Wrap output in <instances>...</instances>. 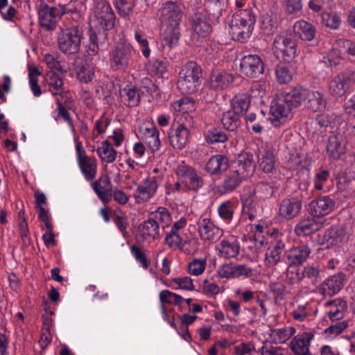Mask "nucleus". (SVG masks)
<instances>
[{
  "mask_svg": "<svg viewBox=\"0 0 355 355\" xmlns=\"http://www.w3.org/2000/svg\"><path fill=\"white\" fill-rule=\"evenodd\" d=\"M178 181L170 184L166 194L198 191L204 186V180L197 170L184 161L178 162L174 169Z\"/></svg>",
  "mask_w": 355,
  "mask_h": 355,
  "instance_id": "obj_1",
  "label": "nucleus"
},
{
  "mask_svg": "<svg viewBox=\"0 0 355 355\" xmlns=\"http://www.w3.org/2000/svg\"><path fill=\"white\" fill-rule=\"evenodd\" d=\"M255 17L250 9L239 10L232 17L229 24L233 40L244 42L250 38L254 29Z\"/></svg>",
  "mask_w": 355,
  "mask_h": 355,
  "instance_id": "obj_2",
  "label": "nucleus"
},
{
  "mask_svg": "<svg viewBox=\"0 0 355 355\" xmlns=\"http://www.w3.org/2000/svg\"><path fill=\"white\" fill-rule=\"evenodd\" d=\"M200 67L195 62H188L179 73L178 89L183 94L194 93L200 85Z\"/></svg>",
  "mask_w": 355,
  "mask_h": 355,
  "instance_id": "obj_3",
  "label": "nucleus"
},
{
  "mask_svg": "<svg viewBox=\"0 0 355 355\" xmlns=\"http://www.w3.org/2000/svg\"><path fill=\"white\" fill-rule=\"evenodd\" d=\"M282 234L277 232L265 239H256L255 246L260 251L266 250V262L268 266H275L279 262L285 243L282 240Z\"/></svg>",
  "mask_w": 355,
  "mask_h": 355,
  "instance_id": "obj_4",
  "label": "nucleus"
},
{
  "mask_svg": "<svg viewBox=\"0 0 355 355\" xmlns=\"http://www.w3.org/2000/svg\"><path fill=\"white\" fill-rule=\"evenodd\" d=\"M82 32L76 26L60 28L58 34L59 49L64 54H75L80 50Z\"/></svg>",
  "mask_w": 355,
  "mask_h": 355,
  "instance_id": "obj_5",
  "label": "nucleus"
},
{
  "mask_svg": "<svg viewBox=\"0 0 355 355\" xmlns=\"http://www.w3.org/2000/svg\"><path fill=\"white\" fill-rule=\"evenodd\" d=\"M135 53L130 43L121 40L110 50V61L117 69L125 70L132 64Z\"/></svg>",
  "mask_w": 355,
  "mask_h": 355,
  "instance_id": "obj_6",
  "label": "nucleus"
},
{
  "mask_svg": "<svg viewBox=\"0 0 355 355\" xmlns=\"http://www.w3.org/2000/svg\"><path fill=\"white\" fill-rule=\"evenodd\" d=\"M164 242L173 250H180L187 254L196 252L199 247V242L189 230L182 232L181 235H166Z\"/></svg>",
  "mask_w": 355,
  "mask_h": 355,
  "instance_id": "obj_7",
  "label": "nucleus"
},
{
  "mask_svg": "<svg viewBox=\"0 0 355 355\" xmlns=\"http://www.w3.org/2000/svg\"><path fill=\"white\" fill-rule=\"evenodd\" d=\"M77 163L81 173L88 182L93 181L97 175L98 162L96 157L86 155V151L80 141H76Z\"/></svg>",
  "mask_w": 355,
  "mask_h": 355,
  "instance_id": "obj_8",
  "label": "nucleus"
},
{
  "mask_svg": "<svg viewBox=\"0 0 355 355\" xmlns=\"http://www.w3.org/2000/svg\"><path fill=\"white\" fill-rule=\"evenodd\" d=\"M183 16L182 6L173 1L164 2L157 11V17L162 25H180Z\"/></svg>",
  "mask_w": 355,
  "mask_h": 355,
  "instance_id": "obj_9",
  "label": "nucleus"
},
{
  "mask_svg": "<svg viewBox=\"0 0 355 355\" xmlns=\"http://www.w3.org/2000/svg\"><path fill=\"white\" fill-rule=\"evenodd\" d=\"M275 57L284 62H291L297 55V44L284 35H277L272 44Z\"/></svg>",
  "mask_w": 355,
  "mask_h": 355,
  "instance_id": "obj_10",
  "label": "nucleus"
},
{
  "mask_svg": "<svg viewBox=\"0 0 355 355\" xmlns=\"http://www.w3.org/2000/svg\"><path fill=\"white\" fill-rule=\"evenodd\" d=\"M115 15L110 3L105 0H97L94 9L92 24L99 25L103 31L112 29L115 23Z\"/></svg>",
  "mask_w": 355,
  "mask_h": 355,
  "instance_id": "obj_11",
  "label": "nucleus"
},
{
  "mask_svg": "<svg viewBox=\"0 0 355 355\" xmlns=\"http://www.w3.org/2000/svg\"><path fill=\"white\" fill-rule=\"evenodd\" d=\"M355 84V71L350 73H339L328 83V92L331 96L338 98L343 96Z\"/></svg>",
  "mask_w": 355,
  "mask_h": 355,
  "instance_id": "obj_12",
  "label": "nucleus"
},
{
  "mask_svg": "<svg viewBox=\"0 0 355 355\" xmlns=\"http://www.w3.org/2000/svg\"><path fill=\"white\" fill-rule=\"evenodd\" d=\"M37 9L40 25L46 31L55 30L63 13L57 8L49 6L44 2H41Z\"/></svg>",
  "mask_w": 355,
  "mask_h": 355,
  "instance_id": "obj_13",
  "label": "nucleus"
},
{
  "mask_svg": "<svg viewBox=\"0 0 355 355\" xmlns=\"http://www.w3.org/2000/svg\"><path fill=\"white\" fill-rule=\"evenodd\" d=\"M197 225L199 236L205 242L216 243L223 236L224 230L209 218H200Z\"/></svg>",
  "mask_w": 355,
  "mask_h": 355,
  "instance_id": "obj_14",
  "label": "nucleus"
},
{
  "mask_svg": "<svg viewBox=\"0 0 355 355\" xmlns=\"http://www.w3.org/2000/svg\"><path fill=\"white\" fill-rule=\"evenodd\" d=\"M347 140L340 130L331 132L327 144V153L331 159H338L345 153Z\"/></svg>",
  "mask_w": 355,
  "mask_h": 355,
  "instance_id": "obj_15",
  "label": "nucleus"
},
{
  "mask_svg": "<svg viewBox=\"0 0 355 355\" xmlns=\"http://www.w3.org/2000/svg\"><path fill=\"white\" fill-rule=\"evenodd\" d=\"M293 108L284 95L275 99L270 106V121L272 125L278 127L285 123Z\"/></svg>",
  "mask_w": 355,
  "mask_h": 355,
  "instance_id": "obj_16",
  "label": "nucleus"
},
{
  "mask_svg": "<svg viewBox=\"0 0 355 355\" xmlns=\"http://www.w3.org/2000/svg\"><path fill=\"white\" fill-rule=\"evenodd\" d=\"M240 67L245 76L257 78L264 73L265 64L259 55H248L241 59Z\"/></svg>",
  "mask_w": 355,
  "mask_h": 355,
  "instance_id": "obj_17",
  "label": "nucleus"
},
{
  "mask_svg": "<svg viewBox=\"0 0 355 355\" xmlns=\"http://www.w3.org/2000/svg\"><path fill=\"white\" fill-rule=\"evenodd\" d=\"M157 182L155 177H148L143 180L134 191L133 197L139 204L149 201L156 193Z\"/></svg>",
  "mask_w": 355,
  "mask_h": 355,
  "instance_id": "obj_18",
  "label": "nucleus"
},
{
  "mask_svg": "<svg viewBox=\"0 0 355 355\" xmlns=\"http://www.w3.org/2000/svg\"><path fill=\"white\" fill-rule=\"evenodd\" d=\"M336 202L330 196H321L312 200L308 206V212L313 217L321 218L331 213Z\"/></svg>",
  "mask_w": 355,
  "mask_h": 355,
  "instance_id": "obj_19",
  "label": "nucleus"
},
{
  "mask_svg": "<svg viewBox=\"0 0 355 355\" xmlns=\"http://www.w3.org/2000/svg\"><path fill=\"white\" fill-rule=\"evenodd\" d=\"M315 335L311 331H304L294 336L290 348L295 355H311L310 345Z\"/></svg>",
  "mask_w": 355,
  "mask_h": 355,
  "instance_id": "obj_20",
  "label": "nucleus"
},
{
  "mask_svg": "<svg viewBox=\"0 0 355 355\" xmlns=\"http://www.w3.org/2000/svg\"><path fill=\"white\" fill-rule=\"evenodd\" d=\"M217 254L223 259L236 257L240 252V244L236 236L230 235L225 237L216 246Z\"/></svg>",
  "mask_w": 355,
  "mask_h": 355,
  "instance_id": "obj_21",
  "label": "nucleus"
},
{
  "mask_svg": "<svg viewBox=\"0 0 355 355\" xmlns=\"http://www.w3.org/2000/svg\"><path fill=\"white\" fill-rule=\"evenodd\" d=\"M252 270L243 264L224 263L217 269V274L220 278L237 279L241 277H248Z\"/></svg>",
  "mask_w": 355,
  "mask_h": 355,
  "instance_id": "obj_22",
  "label": "nucleus"
},
{
  "mask_svg": "<svg viewBox=\"0 0 355 355\" xmlns=\"http://www.w3.org/2000/svg\"><path fill=\"white\" fill-rule=\"evenodd\" d=\"M344 281L345 276L342 273L332 275L317 287V292L323 296H333L343 287Z\"/></svg>",
  "mask_w": 355,
  "mask_h": 355,
  "instance_id": "obj_23",
  "label": "nucleus"
},
{
  "mask_svg": "<svg viewBox=\"0 0 355 355\" xmlns=\"http://www.w3.org/2000/svg\"><path fill=\"white\" fill-rule=\"evenodd\" d=\"M275 149L272 145L266 144L259 150L258 162L259 168L265 173H271L275 169L276 160Z\"/></svg>",
  "mask_w": 355,
  "mask_h": 355,
  "instance_id": "obj_24",
  "label": "nucleus"
},
{
  "mask_svg": "<svg viewBox=\"0 0 355 355\" xmlns=\"http://www.w3.org/2000/svg\"><path fill=\"white\" fill-rule=\"evenodd\" d=\"M139 133L142 140L152 152H155L159 149L161 145L159 133L153 124L143 123L139 128Z\"/></svg>",
  "mask_w": 355,
  "mask_h": 355,
  "instance_id": "obj_25",
  "label": "nucleus"
},
{
  "mask_svg": "<svg viewBox=\"0 0 355 355\" xmlns=\"http://www.w3.org/2000/svg\"><path fill=\"white\" fill-rule=\"evenodd\" d=\"M311 250L309 244L302 243L290 248L286 252V257L291 266L304 263L310 257Z\"/></svg>",
  "mask_w": 355,
  "mask_h": 355,
  "instance_id": "obj_26",
  "label": "nucleus"
},
{
  "mask_svg": "<svg viewBox=\"0 0 355 355\" xmlns=\"http://www.w3.org/2000/svg\"><path fill=\"white\" fill-rule=\"evenodd\" d=\"M302 209V202L297 198H285L279 205L278 214L282 218L289 220L297 216Z\"/></svg>",
  "mask_w": 355,
  "mask_h": 355,
  "instance_id": "obj_27",
  "label": "nucleus"
},
{
  "mask_svg": "<svg viewBox=\"0 0 355 355\" xmlns=\"http://www.w3.org/2000/svg\"><path fill=\"white\" fill-rule=\"evenodd\" d=\"M92 188L98 198L104 204L112 200V182L107 175H101L98 180L92 181Z\"/></svg>",
  "mask_w": 355,
  "mask_h": 355,
  "instance_id": "obj_28",
  "label": "nucleus"
},
{
  "mask_svg": "<svg viewBox=\"0 0 355 355\" xmlns=\"http://www.w3.org/2000/svg\"><path fill=\"white\" fill-rule=\"evenodd\" d=\"M232 166L245 179L251 177L256 168L253 155L250 153H241Z\"/></svg>",
  "mask_w": 355,
  "mask_h": 355,
  "instance_id": "obj_29",
  "label": "nucleus"
},
{
  "mask_svg": "<svg viewBox=\"0 0 355 355\" xmlns=\"http://www.w3.org/2000/svg\"><path fill=\"white\" fill-rule=\"evenodd\" d=\"M346 238V230L343 226L332 225L324 232L321 243L327 246L338 245L345 241Z\"/></svg>",
  "mask_w": 355,
  "mask_h": 355,
  "instance_id": "obj_30",
  "label": "nucleus"
},
{
  "mask_svg": "<svg viewBox=\"0 0 355 355\" xmlns=\"http://www.w3.org/2000/svg\"><path fill=\"white\" fill-rule=\"evenodd\" d=\"M315 218L309 216L301 219L295 227V234L299 236H306L320 230L324 223Z\"/></svg>",
  "mask_w": 355,
  "mask_h": 355,
  "instance_id": "obj_31",
  "label": "nucleus"
},
{
  "mask_svg": "<svg viewBox=\"0 0 355 355\" xmlns=\"http://www.w3.org/2000/svg\"><path fill=\"white\" fill-rule=\"evenodd\" d=\"M229 166V159L223 155H212L206 162L205 170L211 175H218L225 171Z\"/></svg>",
  "mask_w": 355,
  "mask_h": 355,
  "instance_id": "obj_32",
  "label": "nucleus"
},
{
  "mask_svg": "<svg viewBox=\"0 0 355 355\" xmlns=\"http://www.w3.org/2000/svg\"><path fill=\"white\" fill-rule=\"evenodd\" d=\"M189 134L188 128L182 124L171 128L168 133L171 145L175 149L184 148L188 142Z\"/></svg>",
  "mask_w": 355,
  "mask_h": 355,
  "instance_id": "obj_33",
  "label": "nucleus"
},
{
  "mask_svg": "<svg viewBox=\"0 0 355 355\" xmlns=\"http://www.w3.org/2000/svg\"><path fill=\"white\" fill-rule=\"evenodd\" d=\"M233 76L225 71L214 70L209 78V86L214 90H223L231 85Z\"/></svg>",
  "mask_w": 355,
  "mask_h": 355,
  "instance_id": "obj_34",
  "label": "nucleus"
},
{
  "mask_svg": "<svg viewBox=\"0 0 355 355\" xmlns=\"http://www.w3.org/2000/svg\"><path fill=\"white\" fill-rule=\"evenodd\" d=\"M191 27L198 37H207L211 31L206 15L202 12H196L191 18Z\"/></svg>",
  "mask_w": 355,
  "mask_h": 355,
  "instance_id": "obj_35",
  "label": "nucleus"
},
{
  "mask_svg": "<svg viewBox=\"0 0 355 355\" xmlns=\"http://www.w3.org/2000/svg\"><path fill=\"white\" fill-rule=\"evenodd\" d=\"M308 93L306 106L309 110L313 112H320L326 108L327 100L323 92L318 90L309 89Z\"/></svg>",
  "mask_w": 355,
  "mask_h": 355,
  "instance_id": "obj_36",
  "label": "nucleus"
},
{
  "mask_svg": "<svg viewBox=\"0 0 355 355\" xmlns=\"http://www.w3.org/2000/svg\"><path fill=\"white\" fill-rule=\"evenodd\" d=\"M119 95L121 102L128 107H136L140 102L139 89L132 85H126L120 89Z\"/></svg>",
  "mask_w": 355,
  "mask_h": 355,
  "instance_id": "obj_37",
  "label": "nucleus"
},
{
  "mask_svg": "<svg viewBox=\"0 0 355 355\" xmlns=\"http://www.w3.org/2000/svg\"><path fill=\"white\" fill-rule=\"evenodd\" d=\"M75 73L81 83L88 84L95 78V66L87 61L80 63L75 67Z\"/></svg>",
  "mask_w": 355,
  "mask_h": 355,
  "instance_id": "obj_38",
  "label": "nucleus"
},
{
  "mask_svg": "<svg viewBox=\"0 0 355 355\" xmlns=\"http://www.w3.org/2000/svg\"><path fill=\"white\" fill-rule=\"evenodd\" d=\"M246 180L232 166L225 175L222 183V187L225 192H232L240 186L241 182Z\"/></svg>",
  "mask_w": 355,
  "mask_h": 355,
  "instance_id": "obj_39",
  "label": "nucleus"
},
{
  "mask_svg": "<svg viewBox=\"0 0 355 355\" xmlns=\"http://www.w3.org/2000/svg\"><path fill=\"white\" fill-rule=\"evenodd\" d=\"M164 31L162 34V42L170 49L176 46L180 37V25H162Z\"/></svg>",
  "mask_w": 355,
  "mask_h": 355,
  "instance_id": "obj_40",
  "label": "nucleus"
},
{
  "mask_svg": "<svg viewBox=\"0 0 355 355\" xmlns=\"http://www.w3.org/2000/svg\"><path fill=\"white\" fill-rule=\"evenodd\" d=\"M326 305L329 307L328 315L332 321L342 319L347 309L346 301L340 298L329 302Z\"/></svg>",
  "mask_w": 355,
  "mask_h": 355,
  "instance_id": "obj_41",
  "label": "nucleus"
},
{
  "mask_svg": "<svg viewBox=\"0 0 355 355\" xmlns=\"http://www.w3.org/2000/svg\"><path fill=\"white\" fill-rule=\"evenodd\" d=\"M96 153L102 163H113L117 157V151L108 140L102 141L96 148Z\"/></svg>",
  "mask_w": 355,
  "mask_h": 355,
  "instance_id": "obj_42",
  "label": "nucleus"
},
{
  "mask_svg": "<svg viewBox=\"0 0 355 355\" xmlns=\"http://www.w3.org/2000/svg\"><path fill=\"white\" fill-rule=\"evenodd\" d=\"M140 232L143 239L149 242L155 241L159 236V225L152 218L145 220L141 225Z\"/></svg>",
  "mask_w": 355,
  "mask_h": 355,
  "instance_id": "obj_43",
  "label": "nucleus"
},
{
  "mask_svg": "<svg viewBox=\"0 0 355 355\" xmlns=\"http://www.w3.org/2000/svg\"><path fill=\"white\" fill-rule=\"evenodd\" d=\"M293 31L295 35L304 41H311L315 35L313 26L304 20L296 21L293 26Z\"/></svg>",
  "mask_w": 355,
  "mask_h": 355,
  "instance_id": "obj_44",
  "label": "nucleus"
},
{
  "mask_svg": "<svg viewBox=\"0 0 355 355\" xmlns=\"http://www.w3.org/2000/svg\"><path fill=\"white\" fill-rule=\"evenodd\" d=\"M296 332L295 328L291 326L274 328L270 330L271 340L277 344L285 343Z\"/></svg>",
  "mask_w": 355,
  "mask_h": 355,
  "instance_id": "obj_45",
  "label": "nucleus"
},
{
  "mask_svg": "<svg viewBox=\"0 0 355 355\" xmlns=\"http://www.w3.org/2000/svg\"><path fill=\"white\" fill-rule=\"evenodd\" d=\"M309 89L303 87H297L286 93L284 96L290 102L293 108L300 106L302 103L306 102Z\"/></svg>",
  "mask_w": 355,
  "mask_h": 355,
  "instance_id": "obj_46",
  "label": "nucleus"
},
{
  "mask_svg": "<svg viewBox=\"0 0 355 355\" xmlns=\"http://www.w3.org/2000/svg\"><path fill=\"white\" fill-rule=\"evenodd\" d=\"M236 205L232 200H225L220 202L217 207L219 218L226 224H230L234 218Z\"/></svg>",
  "mask_w": 355,
  "mask_h": 355,
  "instance_id": "obj_47",
  "label": "nucleus"
},
{
  "mask_svg": "<svg viewBox=\"0 0 355 355\" xmlns=\"http://www.w3.org/2000/svg\"><path fill=\"white\" fill-rule=\"evenodd\" d=\"M250 103V98L247 94H236L231 101L230 110L233 111L236 114L243 116L248 110Z\"/></svg>",
  "mask_w": 355,
  "mask_h": 355,
  "instance_id": "obj_48",
  "label": "nucleus"
},
{
  "mask_svg": "<svg viewBox=\"0 0 355 355\" xmlns=\"http://www.w3.org/2000/svg\"><path fill=\"white\" fill-rule=\"evenodd\" d=\"M49 89L55 96L67 97V92L64 88L63 80L55 73L49 75L48 79Z\"/></svg>",
  "mask_w": 355,
  "mask_h": 355,
  "instance_id": "obj_49",
  "label": "nucleus"
},
{
  "mask_svg": "<svg viewBox=\"0 0 355 355\" xmlns=\"http://www.w3.org/2000/svg\"><path fill=\"white\" fill-rule=\"evenodd\" d=\"M241 116L229 110L223 114L221 123L226 130L234 131L241 124Z\"/></svg>",
  "mask_w": 355,
  "mask_h": 355,
  "instance_id": "obj_50",
  "label": "nucleus"
},
{
  "mask_svg": "<svg viewBox=\"0 0 355 355\" xmlns=\"http://www.w3.org/2000/svg\"><path fill=\"white\" fill-rule=\"evenodd\" d=\"M171 109L175 112L189 114L196 109L195 101L190 97L182 98L171 104Z\"/></svg>",
  "mask_w": 355,
  "mask_h": 355,
  "instance_id": "obj_51",
  "label": "nucleus"
},
{
  "mask_svg": "<svg viewBox=\"0 0 355 355\" xmlns=\"http://www.w3.org/2000/svg\"><path fill=\"white\" fill-rule=\"evenodd\" d=\"M171 286L175 289L192 291L195 289L193 279L188 276L178 277L171 279Z\"/></svg>",
  "mask_w": 355,
  "mask_h": 355,
  "instance_id": "obj_52",
  "label": "nucleus"
},
{
  "mask_svg": "<svg viewBox=\"0 0 355 355\" xmlns=\"http://www.w3.org/2000/svg\"><path fill=\"white\" fill-rule=\"evenodd\" d=\"M300 272V274H298V278H302V280L306 279L313 284L317 283L320 277L318 267L314 266L307 265Z\"/></svg>",
  "mask_w": 355,
  "mask_h": 355,
  "instance_id": "obj_53",
  "label": "nucleus"
},
{
  "mask_svg": "<svg viewBox=\"0 0 355 355\" xmlns=\"http://www.w3.org/2000/svg\"><path fill=\"white\" fill-rule=\"evenodd\" d=\"M135 6V0H115V6L122 17L130 15Z\"/></svg>",
  "mask_w": 355,
  "mask_h": 355,
  "instance_id": "obj_54",
  "label": "nucleus"
},
{
  "mask_svg": "<svg viewBox=\"0 0 355 355\" xmlns=\"http://www.w3.org/2000/svg\"><path fill=\"white\" fill-rule=\"evenodd\" d=\"M207 267L206 259H193L188 263V273L193 276L202 275Z\"/></svg>",
  "mask_w": 355,
  "mask_h": 355,
  "instance_id": "obj_55",
  "label": "nucleus"
},
{
  "mask_svg": "<svg viewBox=\"0 0 355 355\" xmlns=\"http://www.w3.org/2000/svg\"><path fill=\"white\" fill-rule=\"evenodd\" d=\"M322 21L324 25L333 30L339 28L341 24L340 16L335 12H324L322 15Z\"/></svg>",
  "mask_w": 355,
  "mask_h": 355,
  "instance_id": "obj_56",
  "label": "nucleus"
},
{
  "mask_svg": "<svg viewBox=\"0 0 355 355\" xmlns=\"http://www.w3.org/2000/svg\"><path fill=\"white\" fill-rule=\"evenodd\" d=\"M312 311L311 304L305 302L304 304H298L294 309L292 312V316L295 320L302 322L311 314Z\"/></svg>",
  "mask_w": 355,
  "mask_h": 355,
  "instance_id": "obj_57",
  "label": "nucleus"
},
{
  "mask_svg": "<svg viewBox=\"0 0 355 355\" xmlns=\"http://www.w3.org/2000/svg\"><path fill=\"white\" fill-rule=\"evenodd\" d=\"M146 69L150 74L162 77L166 71V64L159 60H151L147 64Z\"/></svg>",
  "mask_w": 355,
  "mask_h": 355,
  "instance_id": "obj_58",
  "label": "nucleus"
},
{
  "mask_svg": "<svg viewBox=\"0 0 355 355\" xmlns=\"http://www.w3.org/2000/svg\"><path fill=\"white\" fill-rule=\"evenodd\" d=\"M340 119V116L335 113H323L318 116L315 119L317 124L322 128H327Z\"/></svg>",
  "mask_w": 355,
  "mask_h": 355,
  "instance_id": "obj_59",
  "label": "nucleus"
},
{
  "mask_svg": "<svg viewBox=\"0 0 355 355\" xmlns=\"http://www.w3.org/2000/svg\"><path fill=\"white\" fill-rule=\"evenodd\" d=\"M207 142L211 144L224 143L227 141V135L221 130L211 128L209 130L205 136Z\"/></svg>",
  "mask_w": 355,
  "mask_h": 355,
  "instance_id": "obj_60",
  "label": "nucleus"
},
{
  "mask_svg": "<svg viewBox=\"0 0 355 355\" xmlns=\"http://www.w3.org/2000/svg\"><path fill=\"white\" fill-rule=\"evenodd\" d=\"M154 220L161 223L163 227L168 226L172 221V218L168 211L163 207H158L155 211L152 213Z\"/></svg>",
  "mask_w": 355,
  "mask_h": 355,
  "instance_id": "obj_61",
  "label": "nucleus"
},
{
  "mask_svg": "<svg viewBox=\"0 0 355 355\" xmlns=\"http://www.w3.org/2000/svg\"><path fill=\"white\" fill-rule=\"evenodd\" d=\"M105 31L99 25L91 23V28L89 29L90 43L98 44L101 40L105 39Z\"/></svg>",
  "mask_w": 355,
  "mask_h": 355,
  "instance_id": "obj_62",
  "label": "nucleus"
},
{
  "mask_svg": "<svg viewBox=\"0 0 355 355\" xmlns=\"http://www.w3.org/2000/svg\"><path fill=\"white\" fill-rule=\"evenodd\" d=\"M276 78L279 83L285 84L290 82L292 75L288 68L284 64H278L275 69Z\"/></svg>",
  "mask_w": 355,
  "mask_h": 355,
  "instance_id": "obj_63",
  "label": "nucleus"
},
{
  "mask_svg": "<svg viewBox=\"0 0 355 355\" xmlns=\"http://www.w3.org/2000/svg\"><path fill=\"white\" fill-rule=\"evenodd\" d=\"M130 249L136 261L139 262L144 269H147L149 266V263L145 255L144 250L135 245H132Z\"/></svg>",
  "mask_w": 355,
  "mask_h": 355,
  "instance_id": "obj_64",
  "label": "nucleus"
}]
</instances>
